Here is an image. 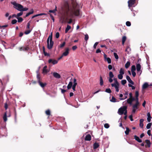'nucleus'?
Segmentation results:
<instances>
[{"instance_id": "obj_1", "label": "nucleus", "mask_w": 152, "mask_h": 152, "mask_svg": "<svg viewBox=\"0 0 152 152\" xmlns=\"http://www.w3.org/2000/svg\"><path fill=\"white\" fill-rule=\"evenodd\" d=\"M79 7L80 5L77 3H75L73 5V7L71 10L70 17L73 18V15L79 17L81 16V14L79 10Z\"/></svg>"}, {"instance_id": "obj_2", "label": "nucleus", "mask_w": 152, "mask_h": 152, "mask_svg": "<svg viewBox=\"0 0 152 152\" xmlns=\"http://www.w3.org/2000/svg\"><path fill=\"white\" fill-rule=\"evenodd\" d=\"M12 4L14 6V8L17 10L20 11H26L28 10L27 8H24L20 4L16 3L15 2H13Z\"/></svg>"}, {"instance_id": "obj_3", "label": "nucleus", "mask_w": 152, "mask_h": 152, "mask_svg": "<svg viewBox=\"0 0 152 152\" xmlns=\"http://www.w3.org/2000/svg\"><path fill=\"white\" fill-rule=\"evenodd\" d=\"M47 42V48L48 49H51L53 47V42L52 41V35L51 33L48 38Z\"/></svg>"}, {"instance_id": "obj_4", "label": "nucleus", "mask_w": 152, "mask_h": 152, "mask_svg": "<svg viewBox=\"0 0 152 152\" xmlns=\"http://www.w3.org/2000/svg\"><path fill=\"white\" fill-rule=\"evenodd\" d=\"M114 81L115 83H114L111 84L112 87H114L116 91L118 92L119 91V84L117 82L116 78H113Z\"/></svg>"}, {"instance_id": "obj_5", "label": "nucleus", "mask_w": 152, "mask_h": 152, "mask_svg": "<svg viewBox=\"0 0 152 152\" xmlns=\"http://www.w3.org/2000/svg\"><path fill=\"white\" fill-rule=\"evenodd\" d=\"M37 78L39 85L42 88L44 87L47 84L46 83H43L42 82L41 77H37Z\"/></svg>"}, {"instance_id": "obj_6", "label": "nucleus", "mask_w": 152, "mask_h": 152, "mask_svg": "<svg viewBox=\"0 0 152 152\" xmlns=\"http://www.w3.org/2000/svg\"><path fill=\"white\" fill-rule=\"evenodd\" d=\"M136 103L132 106V113H135L137 109H138V106L139 105V103L138 101H136Z\"/></svg>"}, {"instance_id": "obj_7", "label": "nucleus", "mask_w": 152, "mask_h": 152, "mask_svg": "<svg viewBox=\"0 0 152 152\" xmlns=\"http://www.w3.org/2000/svg\"><path fill=\"white\" fill-rule=\"evenodd\" d=\"M128 7L130 8L134 7L136 5L135 4V0H129L128 1Z\"/></svg>"}, {"instance_id": "obj_8", "label": "nucleus", "mask_w": 152, "mask_h": 152, "mask_svg": "<svg viewBox=\"0 0 152 152\" xmlns=\"http://www.w3.org/2000/svg\"><path fill=\"white\" fill-rule=\"evenodd\" d=\"M126 109L127 107L126 106H124L120 108L119 109L118 111V114L120 115H122Z\"/></svg>"}, {"instance_id": "obj_9", "label": "nucleus", "mask_w": 152, "mask_h": 152, "mask_svg": "<svg viewBox=\"0 0 152 152\" xmlns=\"http://www.w3.org/2000/svg\"><path fill=\"white\" fill-rule=\"evenodd\" d=\"M141 66L140 65L138 64L136 65V69L137 71V74L138 75H141L142 71L141 70Z\"/></svg>"}, {"instance_id": "obj_10", "label": "nucleus", "mask_w": 152, "mask_h": 152, "mask_svg": "<svg viewBox=\"0 0 152 152\" xmlns=\"http://www.w3.org/2000/svg\"><path fill=\"white\" fill-rule=\"evenodd\" d=\"M136 70V67L135 65H132L131 68V71L133 76H135L136 74L135 71Z\"/></svg>"}, {"instance_id": "obj_11", "label": "nucleus", "mask_w": 152, "mask_h": 152, "mask_svg": "<svg viewBox=\"0 0 152 152\" xmlns=\"http://www.w3.org/2000/svg\"><path fill=\"white\" fill-rule=\"evenodd\" d=\"M48 62L49 64L51 63L54 65L58 63V61L54 59H50L48 61Z\"/></svg>"}, {"instance_id": "obj_12", "label": "nucleus", "mask_w": 152, "mask_h": 152, "mask_svg": "<svg viewBox=\"0 0 152 152\" xmlns=\"http://www.w3.org/2000/svg\"><path fill=\"white\" fill-rule=\"evenodd\" d=\"M69 49L68 48H66L65 49V51L63 53V56H67L69 53Z\"/></svg>"}, {"instance_id": "obj_13", "label": "nucleus", "mask_w": 152, "mask_h": 152, "mask_svg": "<svg viewBox=\"0 0 152 152\" xmlns=\"http://www.w3.org/2000/svg\"><path fill=\"white\" fill-rule=\"evenodd\" d=\"M135 100L134 98H129L127 100V103L129 104L130 105H132V102L133 101Z\"/></svg>"}, {"instance_id": "obj_14", "label": "nucleus", "mask_w": 152, "mask_h": 152, "mask_svg": "<svg viewBox=\"0 0 152 152\" xmlns=\"http://www.w3.org/2000/svg\"><path fill=\"white\" fill-rule=\"evenodd\" d=\"M47 66H45L43 68L42 72L44 75H45L48 72H49V70L47 69Z\"/></svg>"}, {"instance_id": "obj_15", "label": "nucleus", "mask_w": 152, "mask_h": 152, "mask_svg": "<svg viewBox=\"0 0 152 152\" xmlns=\"http://www.w3.org/2000/svg\"><path fill=\"white\" fill-rule=\"evenodd\" d=\"M19 49L20 51H26L29 49V48L28 47H23L19 48Z\"/></svg>"}, {"instance_id": "obj_16", "label": "nucleus", "mask_w": 152, "mask_h": 152, "mask_svg": "<svg viewBox=\"0 0 152 152\" xmlns=\"http://www.w3.org/2000/svg\"><path fill=\"white\" fill-rule=\"evenodd\" d=\"M149 86V85L148 83L145 82L142 86V88L143 89H144L147 88Z\"/></svg>"}, {"instance_id": "obj_17", "label": "nucleus", "mask_w": 152, "mask_h": 152, "mask_svg": "<svg viewBox=\"0 0 152 152\" xmlns=\"http://www.w3.org/2000/svg\"><path fill=\"white\" fill-rule=\"evenodd\" d=\"M124 70L122 68H121L119 71V74L118 76H122L124 74Z\"/></svg>"}, {"instance_id": "obj_18", "label": "nucleus", "mask_w": 152, "mask_h": 152, "mask_svg": "<svg viewBox=\"0 0 152 152\" xmlns=\"http://www.w3.org/2000/svg\"><path fill=\"white\" fill-rule=\"evenodd\" d=\"M147 120L148 122H150L151 121V117L150 113H148L147 114Z\"/></svg>"}, {"instance_id": "obj_19", "label": "nucleus", "mask_w": 152, "mask_h": 152, "mask_svg": "<svg viewBox=\"0 0 152 152\" xmlns=\"http://www.w3.org/2000/svg\"><path fill=\"white\" fill-rule=\"evenodd\" d=\"M126 78L128 82L130 83V84H131L132 85H133L134 84L133 82L131 80L130 77H126Z\"/></svg>"}, {"instance_id": "obj_20", "label": "nucleus", "mask_w": 152, "mask_h": 152, "mask_svg": "<svg viewBox=\"0 0 152 152\" xmlns=\"http://www.w3.org/2000/svg\"><path fill=\"white\" fill-rule=\"evenodd\" d=\"M91 139V137L90 135L88 134L87 135L85 138V140L87 141H90Z\"/></svg>"}, {"instance_id": "obj_21", "label": "nucleus", "mask_w": 152, "mask_h": 152, "mask_svg": "<svg viewBox=\"0 0 152 152\" xmlns=\"http://www.w3.org/2000/svg\"><path fill=\"white\" fill-rule=\"evenodd\" d=\"M144 120L143 119H141L140 120V123L139 124L140 126V127L142 128L143 126V122Z\"/></svg>"}, {"instance_id": "obj_22", "label": "nucleus", "mask_w": 152, "mask_h": 152, "mask_svg": "<svg viewBox=\"0 0 152 152\" xmlns=\"http://www.w3.org/2000/svg\"><path fill=\"white\" fill-rule=\"evenodd\" d=\"M134 138L138 142H142V140L140 139L139 137H137L136 135H134Z\"/></svg>"}, {"instance_id": "obj_23", "label": "nucleus", "mask_w": 152, "mask_h": 152, "mask_svg": "<svg viewBox=\"0 0 152 152\" xmlns=\"http://www.w3.org/2000/svg\"><path fill=\"white\" fill-rule=\"evenodd\" d=\"M128 94V93L127 92H126L125 94H124V97L122 98H120V100H123L124 99H126L127 98V95Z\"/></svg>"}, {"instance_id": "obj_24", "label": "nucleus", "mask_w": 152, "mask_h": 152, "mask_svg": "<svg viewBox=\"0 0 152 152\" xmlns=\"http://www.w3.org/2000/svg\"><path fill=\"white\" fill-rule=\"evenodd\" d=\"M3 118L4 121V122H6L7 121V112H6L4 113Z\"/></svg>"}, {"instance_id": "obj_25", "label": "nucleus", "mask_w": 152, "mask_h": 152, "mask_svg": "<svg viewBox=\"0 0 152 152\" xmlns=\"http://www.w3.org/2000/svg\"><path fill=\"white\" fill-rule=\"evenodd\" d=\"M72 82L71 81H70L67 86V89H69L71 88L72 86Z\"/></svg>"}, {"instance_id": "obj_26", "label": "nucleus", "mask_w": 152, "mask_h": 152, "mask_svg": "<svg viewBox=\"0 0 152 152\" xmlns=\"http://www.w3.org/2000/svg\"><path fill=\"white\" fill-rule=\"evenodd\" d=\"M135 97L136 98L135 99V100L136 101H138V96H139V92L138 91H137L135 92Z\"/></svg>"}, {"instance_id": "obj_27", "label": "nucleus", "mask_w": 152, "mask_h": 152, "mask_svg": "<svg viewBox=\"0 0 152 152\" xmlns=\"http://www.w3.org/2000/svg\"><path fill=\"white\" fill-rule=\"evenodd\" d=\"M130 65V62L129 61L127 62L125 64V67L126 69H127L129 67Z\"/></svg>"}, {"instance_id": "obj_28", "label": "nucleus", "mask_w": 152, "mask_h": 152, "mask_svg": "<svg viewBox=\"0 0 152 152\" xmlns=\"http://www.w3.org/2000/svg\"><path fill=\"white\" fill-rule=\"evenodd\" d=\"M148 147L149 148L151 146V143L149 140H146L145 141Z\"/></svg>"}, {"instance_id": "obj_29", "label": "nucleus", "mask_w": 152, "mask_h": 152, "mask_svg": "<svg viewBox=\"0 0 152 152\" xmlns=\"http://www.w3.org/2000/svg\"><path fill=\"white\" fill-rule=\"evenodd\" d=\"M34 12V11H33V9H31V11H30V12H28V13H27L26 15V17H28V16L29 15H30L31 14H33Z\"/></svg>"}, {"instance_id": "obj_30", "label": "nucleus", "mask_w": 152, "mask_h": 152, "mask_svg": "<svg viewBox=\"0 0 152 152\" xmlns=\"http://www.w3.org/2000/svg\"><path fill=\"white\" fill-rule=\"evenodd\" d=\"M71 28V26H69V25H68L67 26V27H66L65 31V33H67V32Z\"/></svg>"}, {"instance_id": "obj_31", "label": "nucleus", "mask_w": 152, "mask_h": 152, "mask_svg": "<svg viewBox=\"0 0 152 152\" xmlns=\"http://www.w3.org/2000/svg\"><path fill=\"white\" fill-rule=\"evenodd\" d=\"M99 81V83L100 86H102L103 84V81L102 77H100Z\"/></svg>"}, {"instance_id": "obj_32", "label": "nucleus", "mask_w": 152, "mask_h": 152, "mask_svg": "<svg viewBox=\"0 0 152 152\" xmlns=\"http://www.w3.org/2000/svg\"><path fill=\"white\" fill-rule=\"evenodd\" d=\"M126 37L125 36H124L122 38V44L123 45L124 44V42L126 39Z\"/></svg>"}, {"instance_id": "obj_33", "label": "nucleus", "mask_w": 152, "mask_h": 152, "mask_svg": "<svg viewBox=\"0 0 152 152\" xmlns=\"http://www.w3.org/2000/svg\"><path fill=\"white\" fill-rule=\"evenodd\" d=\"M129 129L128 127H126V130L125 133L126 135H128L129 134Z\"/></svg>"}, {"instance_id": "obj_34", "label": "nucleus", "mask_w": 152, "mask_h": 152, "mask_svg": "<svg viewBox=\"0 0 152 152\" xmlns=\"http://www.w3.org/2000/svg\"><path fill=\"white\" fill-rule=\"evenodd\" d=\"M99 146V145L97 143H95L94 145V149L97 148Z\"/></svg>"}, {"instance_id": "obj_35", "label": "nucleus", "mask_w": 152, "mask_h": 152, "mask_svg": "<svg viewBox=\"0 0 152 152\" xmlns=\"http://www.w3.org/2000/svg\"><path fill=\"white\" fill-rule=\"evenodd\" d=\"M116 99L113 96H112L111 99L110 100V101L112 102H116Z\"/></svg>"}, {"instance_id": "obj_36", "label": "nucleus", "mask_w": 152, "mask_h": 152, "mask_svg": "<svg viewBox=\"0 0 152 152\" xmlns=\"http://www.w3.org/2000/svg\"><path fill=\"white\" fill-rule=\"evenodd\" d=\"M152 124L151 123H149L146 126V128L147 129H148L151 128Z\"/></svg>"}, {"instance_id": "obj_37", "label": "nucleus", "mask_w": 152, "mask_h": 152, "mask_svg": "<svg viewBox=\"0 0 152 152\" xmlns=\"http://www.w3.org/2000/svg\"><path fill=\"white\" fill-rule=\"evenodd\" d=\"M17 19L18 20V22H22L23 20V18L21 17H18L17 18Z\"/></svg>"}, {"instance_id": "obj_38", "label": "nucleus", "mask_w": 152, "mask_h": 152, "mask_svg": "<svg viewBox=\"0 0 152 152\" xmlns=\"http://www.w3.org/2000/svg\"><path fill=\"white\" fill-rule=\"evenodd\" d=\"M31 30H32V29L27 30H26V31H25V34H29L31 32Z\"/></svg>"}, {"instance_id": "obj_39", "label": "nucleus", "mask_w": 152, "mask_h": 152, "mask_svg": "<svg viewBox=\"0 0 152 152\" xmlns=\"http://www.w3.org/2000/svg\"><path fill=\"white\" fill-rule=\"evenodd\" d=\"M85 39L87 42L89 38L87 34H86L85 35Z\"/></svg>"}, {"instance_id": "obj_40", "label": "nucleus", "mask_w": 152, "mask_h": 152, "mask_svg": "<svg viewBox=\"0 0 152 152\" xmlns=\"http://www.w3.org/2000/svg\"><path fill=\"white\" fill-rule=\"evenodd\" d=\"M45 113L47 115H50V112L49 110H48L46 111Z\"/></svg>"}, {"instance_id": "obj_41", "label": "nucleus", "mask_w": 152, "mask_h": 152, "mask_svg": "<svg viewBox=\"0 0 152 152\" xmlns=\"http://www.w3.org/2000/svg\"><path fill=\"white\" fill-rule=\"evenodd\" d=\"M105 60L107 61L108 64H110L111 63V60L109 58L107 57Z\"/></svg>"}, {"instance_id": "obj_42", "label": "nucleus", "mask_w": 152, "mask_h": 152, "mask_svg": "<svg viewBox=\"0 0 152 152\" xmlns=\"http://www.w3.org/2000/svg\"><path fill=\"white\" fill-rule=\"evenodd\" d=\"M105 91L108 93H111V91L110 88H107L105 90Z\"/></svg>"}, {"instance_id": "obj_43", "label": "nucleus", "mask_w": 152, "mask_h": 152, "mask_svg": "<svg viewBox=\"0 0 152 152\" xmlns=\"http://www.w3.org/2000/svg\"><path fill=\"white\" fill-rule=\"evenodd\" d=\"M113 54L115 58L118 59V57L117 54L116 53H114Z\"/></svg>"}, {"instance_id": "obj_44", "label": "nucleus", "mask_w": 152, "mask_h": 152, "mask_svg": "<svg viewBox=\"0 0 152 152\" xmlns=\"http://www.w3.org/2000/svg\"><path fill=\"white\" fill-rule=\"evenodd\" d=\"M56 8H55V9H54V10H49V12H50V13H55V12L56 11Z\"/></svg>"}, {"instance_id": "obj_45", "label": "nucleus", "mask_w": 152, "mask_h": 152, "mask_svg": "<svg viewBox=\"0 0 152 152\" xmlns=\"http://www.w3.org/2000/svg\"><path fill=\"white\" fill-rule=\"evenodd\" d=\"M113 77H110V78H109V81L111 83L113 81V80H114L113 78Z\"/></svg>"}, {"instance_id": "obj_46", "label": "nucleus", "mask_w": 152, "mask_h": 152, "mask_svg": "<svg viewBox=\"0 0 152 152\" xmlns=\"http://www.w3.org/2000/svg\"><path fill=\"white\" fill-rule=\"evenodd\" d=\"M17 22V20L16 19H14L12 21L11 23L12 24H15Z\"/></svg>"}, {"instance_id": "obj_47", "label": "nucleus", "mask_w": 152, "mask_h": 152, "mask_svg": "<svg viewBox=\"0 0 152 152\" xmlns=\"http://www.w3.org/2000/svg\"><path fill=\"white\" fill-rule=\"evenodd\" d=\"M132 84H128V86H129V87H131L132 89V90L134 89H135V87L134 86H132Z\"/></svg>"}, {"instance_id": "obj_48", "label": "nucleus", "mask_w": 152, "mask_h": 152, "mask_svg": "<svg viewBox=\"0 0 152 152\" xmlns=\"http://www.w3.org/2000/svg\"><path fill=\"white\" fill-rule=\"evenodd\" d=\"M53 76H60V75L57 72H53Z\"/></svg>"}, {"instance_id": "obj_49", "label": "nucleus", "mask_w": 152, "mask_h": 152, "mask_svg": "<svg viewBox=\"0 0 152 152\" xmlns=\"http://www.w3.org/2000/svg\"><path fill=\"white\" fill-rule=\"evenodd\" d=\"M126 25L128 26H129L131 25V23L129 21H127L126 22Z\"/></svg>"}, {"instance_id": "obj_50", "label": "nucleus", "mask_w": 152, "mask_h": 152, "mask_svg": "<svg viewBox=\"0 0 152 152\" xmlns=\"http://www.w3.org/2000/svg\"><path fill=\"white\" fill-rule=\"evenodd\" d=\"M104 127L105 128L107 129L109 127V125L108 124H104Z\"/></svg>"}, {"instance_id": "obj_51", "label": "nucleus", "mask_w": 152, "mask_h": 152, "mask_svg": "<svg viewBox=\"0 0 152 152\" xmlns=\"http://www.w3.org/2000/svg\"><path fill=\"white\" fill-rule=\"evenodd\" d=\"M126 83V80H123L121 81V83L123 85L125 84Z\"/></svg>"}, {"instance_id": "obj_52", "label": "nucleus", "mask_w": 152, "mask_h": 152, "mask_svg": "<svg viewBox=\"0 0 152 152\" xmlns=\"http://www.w3.org/2000/svg\"><path fill=\"white\" fill-rule=\"evenodd\" d=\"M59 37V32H57L56 33V38H58Z\"/></svg>"}, {"instance_id": "obj_53", "label": "nucleus", "mask_w": 152, "mask_h": 152, "mask_svg": "<svg viewBox=\"0 0 152 152\" xmlns=\"http://www.w3.org/2000/svg\"><path fill=\"white\" fill-rule=\"evenodd\" d=\"M99 43V42H96L95 44H94V46H93V47H94V49H96V47L97 46V45Z\"/></svg>"}, {"instance_id": "obj_54", "label": "nucleus", "mask_w": 152, "mask_h": 152, "mask_svg": "<svg viewBox=\"0 0 152 152\" xmlns=\"http://www.w3.org/2000/svg\"><path fill=\"white\" fill-rule=\"evenodd\" d=\"M65 42H64L62 44H60V47L61 48H62L65 45Z\"/></svg>"}, {"instance_id": "obj_55", "label": "nucleus", "mask_w": 152, "mask_h": 152, "mask_svg": "<svg viewBox=\"0 0 152 152\" xmlns=\"http://www.w3.org/2000/svg\"><path fill=\"white\" fill-rule=\"evenodd\" d=\"M23 12H20L17 14V16L18 17L22 15Z\"/></svg>"}, {"instance_id": "obj_56", "label": "nucleus", "mask_w": 152, "mask_h": 152, "mask_svg": "<svg viewBox=\"0 0 152 152\" xmlns=\"http://www.w3.org/2000/svg\"><path fill=\"white\" fill-rule=\"evenodd\" d=\"M30 22H28L27 24V26L26 27V29H29L30 28Z\"/></svg>"}, {"instance_id": "obj_57", "label": "nucleus", "mask_w": 152, "mask_h": 152, "mask_svg": "<svg viewBox=\"0 0 152 152\" xmlns=\"http://www.w3.org/2000/svg\"><path fill=\"white\" fill-rule=\"evenodd\" d=\"M130 48L129 47H127L126 49L125 50V51L126 52H128V53H129V51L128 50H130Z\"/></svg>"}, {"instance_id": "obj_58", "label": "nucleus", "mask_w": 152, "mask_h": 152, "mask_svg": "<svg viewBox=\"0 0 152 152\" xmlns=\"http://www.w3.org/2000/svg\"><path fill=\"white\" fill-rule=\"evenodd\" d=\"M4 107L5 110H7L8 108V104L7 103H5L4 104Z\"/></svg>"}, {"instance_id": "obj_59", "label": "nucleus", "mask_w": 152, "mask_h": 152, "mask_svg": "<svg viewBox=\"0 0 152 152\" xmlns=\"http://www.w3.org/2000/svg\"><path fill=\"white\" fill-rule=\"evenodd\" d=\"M129 118H130V121H133V119L132 118V115H130L129 116Z\"/></svg>"}, {"instance_id": "obj_60", "label": "nucleus", "mask_w": 152, "mask_h": 152, "mask_svg": "<svg viewBox=\"0 0 152 152\" xmlns=\"http://www.w3.org/2000/svg\"><path fill=\"white\" fill-rule=\"evenodd\" d=\"M147 134H148V135L149 136H150L151 135V131L150 130H148V131H147Z\"/></svg>"}, {"instance_id": "obj_61", "label": "nucleus", "mask_w": 152, "mask_h": 152, "mask_svg": "<svg viewBox=\"0 0 152 152\" xmlns=\"http://www.w3.org/2000/svg\"><path fill=\"white\" fill-rule=\"evenodd\" d=\"M60 89L61 91V92L62 93L64 94V93H65V92H66V90L61 88H60Z\"/></svg>"}, {"instance_id": "obj_62", "label": "nucleus", "mask_w": 152, "mask_h": 152, "mask_svg": "<svg viewBox=\"0 0 152 152\" xmlns=\"http://www.w3.org/2000/svg\"><path fill=\"white\" fill-rule=\"evenodd\" d=\"M77 48V46L76 45H75L72 47V49L73 50H75Z\"/></svg>"}, {"instance_id": "obj_63", "label": "nucleus", "mask_w": 152, "mask_h": 152, "mask_svg": "<svg viewBox=\"0 0 152 152\" xmlns=\"http://www.w3.org/2000/svg\"><path fill=\"white\" fill-rule=\"evenodd\" d=\"M108 68L109 70H111L112 68V66L111 65H109L108 66Z\"/></svg>"}, {"instance_id": "obj_64", "label": "nucleus", "mask_w": 152, "mask_h": 152, "mask_svg": "<svg viewBox=\"0 0 152 152\" xmlns=\"http://www.w3.org/2000/svg\"><path fill=\"white\" fill-rule=\"evenodd\" d=\"M101 52V51L99 49H97L96 51V53H100Z\"/></svg>"}]
</instances>
